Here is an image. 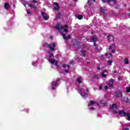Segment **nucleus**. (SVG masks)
Returning a JSON list of instances; mask_svg holds the SVG:
<instances>
[{
	"instance_id": "f8f14e48",
	"label": "nucleus",
	"mask_w": 130,
	"mask_h": 130,
	"mask_svg": "<svg viewBox=\"0 0 130 130\" xmlns=\"http://www.w3.org/2000/svg\"><path fill=\"white\" fill-rule=\"evenodd\" d=\"M114 48V44H112L109 46V49L111 50V52L112 53H114L115 52V50L113 49Z\"/></svg>"
},
{
	"instance_id": "c9c22d12",
	"label": "nucleus",
	"mask_w": 130,
	"mask_h": 130,
	"mask_svg": "<svg viewBox=\"0 0 130 130\" xmlns=\"http://www.w3.org/2000/svg\"><path fill=\"white\" fill-rule=\"evenodd\" d=\"M26 13L28 14V15H30V14H32V13H30V11L29 10H26Z\"/></svg>"
},
{
	"instance_id": "09e8293b",
	"label": "nucleus",
	"mask_w": 130,
	"mask_h": 130,
	"mask_svg": "<svg viewBox=\"0 0 130 130\" xmlns=\"http://www.w3.org/2000/svg\"><path fill=\"white\" fill-rule=\"evenodd\" d=\"M90 110H94V107H91L90 108Z\"/></svg>"
},
{
	"instance_id": "39448f33",
	"label": "nucleus",
	"mask_w": 130,
	"mask_h": 130,
	"mask_svg": "<svg viewBox=\"0 0 130 130\" xmlns=\"http://www.w3.org/2000/svg\"><path fill=\"white\" fill-rule=\"evenodd\" d=\"M53 58H54V56H53V53H50L49 54V61H50L52 64H54V62H55V59H53Z\"/></svg>"
},
{
	"instance_id": "ea45409f",
	"label": "nucleus",
	"mask_w": 130,
	"mask_h": 130,
	"mask_svg": "<svg viewBox=\"0 0 130 130\" xmlns=\"http://www.w3.org/2000/svg\"><path fill=\"white\" fill-rule=\"evenodd\" d=\"M113 112L114 113H115V114H117V113H118V112H117V111L115 110H113Z\"/></svg>"
},
{
	"instance_id": "de8ad7c7",
	"label": "nucleus",
	"mask_w": 130,
	"mask_h": 130,
	"mask_svg": "<svg viewBox=\"0 0 130 130\" xmlns=\"http://www.w3.org/2000/svg\"><path fill=\"white\" fill-rule=\"evenodd\" d=\"M51 89L52 90H55V87H52Z\"/></svg>"
},
{
	"instance_id": "f03ea898",
	"label": "nucleus",
	"mask_w": 130,
	"mask_h": 130,
	"mask_svg": "<svg viewBox=\"0 0 130 130\" xmlns=\"http://www.w3.org/2000/svg\"><path fill=\"white\" fill-rule=\"evenodd\" d=\"M79 92L83 98H87L88 97V93H89V89L85 87V90L83 92V88H82L79 89Z\"/></svg>"
},
{
	"instance_id": "473e14b6",
	"label": "nucleus",
	"mask_w": 130,
	"mask_h": 130,
	"mask_svg": "<svg viewBox=\"0 0 130 130\" xmlns=\"http://www.w3.org/2000/svg\"><path fill=\"white\" fill-rule=\"evenodd\" d=\"M126 92H127V93H129V92H130V87H127Z\"/></svg>"
},
{
	"instance_id": "a211bd4d",
	"label": "nucleus",
	"mask_w": 130,
	"mask_h": 130,
	"mask_svg": "<svg viewBox=\"0 0 130 130\" xmlns=\"http://www.w3.org/2000/svg\"><path fill=\"white\" fill-rule=\"evenodd\" d=\"M94 104H96V102L94 101H90L89 103L88 104V106H91Z\"/></svg>"
},
{
	"instance_id": "f704fd0d",
	"label": "nucleus",
	"mask_w": 130,
	"mask_h": 130,
	"mask_svg": "<svg viewBox=\"0 0 130 130\" xmlns=\"http://www.w3.org/2000/svg\"><path fill=\"white\" fill-rule=\"evenodd\" d=\"M102 86H103V83H102L99 87V90H102Z\"/></svg>"
},
{
	"instance_id": "1a4fd4ad",
	"label": "nucleus",
	"mask_w": 130,
	"mask_h": 130,
	"mask_svg": "<svg viewBox=\"0 0 130 130\" xmlns=\"http://www.w3.org/2000/svg\"><path fill=\"white\" fill-rule=\"evenodd\" d=\"M108 72V70H104L103 71V72L101 73V76L103 78H106L107 77V75L104 74V73H107Z\"/></svg>"
},
{
	"instance_id": "8fccbe9b",
	"label": "nucleus",
	"mask_w": 130,
	"mask_h": 130,
	"mask_svg": "<svg viewBox=\"0 0 130 130\" xmlns=\"http://www.w3.org/2000/svg\"><path fill=\"white\" fill-rule=\"evenodd\" d=\"M65 73H69V70H65Z\"/></svg>"
},
{
	"instance_id": "4c0bfd02",
	"label": "nucleus",
	"mask_w": 130,
	"mask_h": 130,
	"mask_svg": "<svg viewBox=\"0 0 130 130\" xmlns=\"http://www.w3.org/2000/svg\"><path fill=\"white\" fill-rule=\"evenodd\" d=\"M32 4H37V3H38V2L36 0H34L32 2Z\"/></svg>"
},
{
	"instance_id": "7c9ffc66",
	"label": "nucleus",
	"mask_w": 130,
	"mask_h": 130,
	"mask_svg": "<svg viewBox=\"0 0 130 130\" xmlns=\"http://www.w3.org/2000/svg\"><path fill=\"white\" fill-rule=\"evenodd\" d=\"M87 4L88 5L89 7L92 6V2L91 1H88Z\"/></svg>"
},
{
	"instance_id": "6e6552de",
	"label": "nucleus",
	"mask_w": 130,
	"mask_h": 130,
	"mask_svg": "<svg viewBox=\"0 0 130 130\" xmlns=\"http://www.w3.org/2000/svg\"><path fill=\"white\" fill-rule=\"evenodd\" d=\"M42 17L43 18L44 20L47 21L48 20V16L46 15V13L45 12H41Z\"/></svg>"
},
{
	"instance_id": "5701e85b",
	"label": "nucleus",
	"mask_w": 130,
	"mask_h": 130,
	"mask_svg": "<svg viewBox=\"0 0 130 130\" xmlns=\"http://www.w3.org/2000/svg\"><path fill=\"white\" fill-rule=\"evenodd\" d=\"M78 20H82L83 19V16L82 15H78L76 16Z\"/></svg>"
},
{
	"instance_id": "0eeeda50",
	"label": "nucleus",
	"mask_w": 130,
	"mask_h": 130,
	"mask_svg": "<svg viewBox=\"0 0 130 130\" xmlns=\"http://www.w3.org/2000/svg\"><path fill=\"white\" fill-rule=\"evenodd\" d=\"M90 40L91 42H96L97 40H98V38L95 35H93L90 38Z\"/></svg>"
},
{
	"instance_id": "603ef678",
	"label": "nucleus",
	"mask_w": 130,
	"mask_h": 130,
	"mask_svg": "<svg viewBox=\"0 0 130 130\" xmlns=\"http://www.w3.org/2000/svg\"><path fill=\"white\" fill-rule=\"evenodd\" d=\"M97 69L99 71L100 70V67H98Z\"/></svg>"
},
{
	"instance_id": "6ab92c4d",
	"label": "nucleus",
	"mask_w": 130,
	"mask_h": 130,
	"mask_svg": "<svg viewBox=\"0 0 130 130\" xmlns=\"http://www.w3.org/2000/svg\"><path fill=\"white\" fill-rule=\"evenodd\" d=\"M28 7L31 8V9H34L35 11H36V7L33 5H31L30 4H27Z\"/></svg>"
},
{
	"instance_id": "6e6d98bb",
	"label": "nucleus",
	"mask_w": 130,
	"mask_h": 130,
	"mask_svg": "<svg viewBox=\"0 0 130 130\" xmlns=\"http://www.w3.org/2000/svg\"><path fill=\"white\" fill-rule=\"evenodd\" d=\"M50 38L51 39H52V38H53V37H52V36H50Z\"/></svg>"
},
{
	"instance_id": "ddd939ff",
	"label": "nucleus",
	"mask_w": 130,
	"mask_h": 130,
	"mask_svg": "<svg viewBox=\"0 0 130 130\" xmlns=\"http://www.w3.org/2000/svg\"><path fill=\"white\" fill-rule=\"evenodd\" d=\"M54 6H56V7H54V9L55 10V11H58L59 10V6L58 5V3H54Z\"/></svg>"
},
{
	"instance_id": "2eb2a0df",
	"label": "nucleus",
	"mask_w": 130,
	"mask_h": 130,
	"mask_svg": "<svg viewBox=\"0 0 130 130\" xmlns=\"http://www.w3.org/2000/svg\"><path fill=\"white\" fill-rule=\"evenodd\" d=\"M102 1L104 3H110V2H111V1H113V4H115L116 3V1L115 0H102Z\"/></svg>"
},
{
	"instance_id": "864d4df0",
	"label": "nucleus",
	"mask_w": 130,
	"mask_h": 130,
	"mask_svg": "<svg viewBox=\"0 0 130 130\" xmlns=\"http://www.w3.org/2000/svg\"><path fill=\"white\" fill-rule=\"evenodd\" d=\"M108 54H109L108 53H106V54H105V56H108Z\"/></svg>"
},
{
	"instance_id": "393cba45",
	"label": "nucleus",
	"mask_w": 130,
	"mask_h": 130,
	"mask_svg": "<svg viewBox=\"0 0 130 130\" xmlns=\"http://www.w3.org/2000/svg\"><path fill=\"white\" fill-rule=\"evenodd\" d=\"M81 52L82 54V56H86V51L82 50L81 51Z\"/></svg>"
},
{
	"instance_id": "5fc2aeb1",
	"label": "nucleus",
	"mask_w": 130,
	"mask_h": 130,
	"mask_svg": "<svg viewBox=\"0 0 130 130\" xmlns=\"http://www.w3.org/2000/svg\"><path fill=\"white\" fill-rule=\"evenodd\" d=\"M109 55H110V56H111L112 55V54L111 53H109Z\"/></svg>"
},
{
	"instance_id": "2f4dec72",
	"label": "nucleus",
	"mask_w": 130,
	"mask_h": 130,
	"mask_svg": "<svg viewBox=\"0 0 130 130\" xmlns=\"http://www.w3.org/2000/svg\"><path fill=\"white\" fill-rule=\"evenodd\" d=\"M108 63L111 66L112 64V61L110 60H108Z\"/></svg>"
},
{
	"instance_id": "e433bc0d",
	"label": "nucleus",
	"mask_w": 130,
	"mask_h": 130,
	"mask_svg": "<svg viewBox=\"0 0 130 130\" xmlns=\"http://www.w3.org/2000/svg\"><path fill=\"white\" fill-rule=\"evenodd\" d=\"M93 46L95 47L98 46V45L96 44V42H93Z\"/></svg>"
},
{
	"instance_id": "423d86ee",
	"label": "nucleus",
	"mask_w": 130,
	"mask_h": 130,
	"mask_svg": "<svg viewBox=\"0 0 130 130\" xmlns=\"http://www.w3.org/2000/svg\"><path fill=\"white\" fill-rule=\"evenodd\" d=\"M116 97L117 98H120V97H122V93L120 91V90H118V91L115 92Z\"/></svg>"
},
{
	"instance_id": "9d476101",
	"label": "nucleus",
	"mask_w": 130,
	"mask_h": 130,
	"mask_svg": "<svg viewBox=\"0 0 130 130\" xmlns=\"http://www.w3.org/2000/svg\"><path fill=\"white\" fill-rule=\"evenodd\" d=\"M80 44H81V43L79 41L75 42L74 44V48H80L81 47Z\"/></svg>"
},
{
	"instance_id": "4d7b16f0",
	"label": "nucleus",
	"mask_w": 130,
	"mask_h": 130,
	"mask_svg": "<svg viewBox=\"0 0 130 130\" xmlns=\"http://www.w3.org/2000/svg\"><path fill=\"white\" fill-rule=\"evenodd\" d=\"M117 73V71H114V74H115V73Z\"/></svg>"
},
{
	"instance_id": "49530a36",
	"label": "nucleus",
	"mask_w": 130,
	"mask_h": 130,
	"mask_svg": "<svg viewBox=\"0 0 130 130\" xmlns=\"http://www.w3.org/2000/svg\"><path fill=\"white\" fill-rule=\"evenodd\" d=\"M67 67L69 69H71V66L70 65H67Z\"/></svg>"
},
{
	"instance_id": "13d9d810",
	"label": "nucleus",
	"mask_w": 130,
	"mask_h": 130,
	"mask_svg": "<svg viewBox=\"0 0 130 130\" xmlns=\"http://www.w3.org/2000/svg\"><path fill=\"white\" fill-rule=\"evenodd\" d=\"M125 130H129V129L126 128H125Z\"/></svg>"
},
{
	"instance_id": "aec40b11",
	"label": "nucleus",
	"mask_w": 130,
	"mask_h": 130,
	"mask_svg": "<svg viewBox=\"0 0 130 130\" xmlns=\"http://www.w3.org/2000/svg\"><path fill=\"white\" fill-rule=\"evenodd\" d=\"M124 63L125 64H128L129 63V61L128 60V59L127 58H125L124 60Z\"/></svg>"
},
{
	"instance_id": "c85d7f7f",
	"label": "nucleus",
	"mask_w": 130,
	"mask_h": 130,
	"mask_svg": "<svg viewBox=\"0 0 130 130\" xmlns=\"http://www.w3.org/2000/svg\"><path fill=\"white\" fill-rule=\"evenodd\" d=\"M63 29V32H65V33H68L69 32V30L67 28H62Z\"/></svg>"
},
{
	"instance_id": "c03bdc74",
	"label": "nucleus",
	"mask_w": 130,
	"mask_h": 130,
	"mask_svg": "<svg viewBox=\"0 0 130 130\" xmlns=\"http://www.w3.org/2000/svg\"><path fill=\"white\" fill-rule=\"evenodd\" d=\"M94 49H95V50H98V46L95 47L94 48Z\"/></svg>"
},
{
	"instance_id": "4be33fe9",
	"label": "nucleus",
	"mask_w": 130,
	"mask_h": 130,
	"mask_svg": "<svg viewBox=\"0 0 130 130\" xmlns=\"http://www.w3.org/2000/svg\"><path fill=\"white\" fill-rule=\"evenodd\" d=\"M100 11H101V13H102L103 15H105V10H104V9H103V8L101 7Z\"/></svg>"
},
{
	"instance_id": "a19ab883",
	"label": "nucleus",
	"mask_w": 130,
	"mask_h": 130,
	"mask_svg": "<svg viewBox=\"0 0 130 130\" xmlns=\"http://www.w3.org/2000/svg\"><path fill=\"white\" fill-rule=\"evenodd\" d=\"M108 89V86H105L104 87V90H107Z\"/></svg>"
},
{
	"instance_id": "f3484780",
	"label": "nucleus",
	"mask_w": 130,
	"mask_h": 130,
	"mask_svg": "<svg viewBox=\"0 0 130 130\" xmlns=\"http://www.w3.org/2000/svg\"><path fill=\"white\" fill-rule=\"evenodd\" d=\"M117 109V105L116 104H113L111 106V109L112 110H114V109Z\"/></svg>"
},
{
	"instance_id": "9b49d317",
	"label": "nucleus",
	"mask_w": 130,
	"mask_h": 130,
	"mask_svg": "<svg viewBox=\"0 0 130 130\" xmlns=\"http://www.w3.org/2000/svg\"><path fill=\"white\" fill-rule=\"evenodd\" d=\"M113 82H114V80L111 79L110 80L109 83H108V85L109 87H110V88H112V87H113Z\"/></svg>"
},
{
	"instance_id": "20e7f679",
	"label": "nucleus",
	"mask_w": 130,
	"mask_h": 130,
	"mask_svg": "<svg viewBox=\"0 0 130 130\" xmlns=\"http://www.w3.org/2000/svg\"><path fill=\"white\" fill-rule=\"evenodd\" d=\"M59 33H60L61 35H62V37H63V39H64V40H68V39H71V35H68V37H66V34H64L63 33V30H60L59 31Z\"/></svg>"
},
{
	"instance_id": "58836bf2",
	"label": "nucleus",
	"mask_w": 130,
	"mask_h": 130,
	"mask_svg": "<svg viewBox=\"0 0 130 130\" xmlns=\"http://www.w3.org/2000/svg\"><path fill=\"white\" fill-rule=\"evenodd\" d=\"M55 62V64H57V63H58V62H59V61H58V60H55V62Z\"/></svg>"
},
{
	"instance_id": "412c9836",
	"label": "nucleus",
	"mask_w": 130,
	"mask_h": 130,
	"mask_svg": "<svg viewBox=\"0 0 130 130\" xmlns=\"http://www.w3.org/2000/svg\"><path fill=\"white\" fill-rule=\"evenodd\" d=\"M52 86H54L55 87H57V86H58V83L55 81H53L52 83Z\"/></svg>"
},
{
	"instance_id": "a18cd8bd",
	"label": "nucleus",
	"mask_w": 130,
	"mask_h": 130,
	"mask_svg": "<svg viewBox=\"0 0 130 130\" xmlns=\"http://www.w3.org/2000/svg\"><path fill=\"white\" fill-rule=\"evenodd\" d=\"M94 78H96V79H98V76L97 75H94Z\"/></svg>"
},
{
	"instance_id": "c756f323",
	"label": "nucleus",
	"mask_w": 130,
	"mask_h": 130,
	"mask_svg": "<svg viewBox=\"0 0 130 130\" xmlns=\"http://www.w3.org/2000/svg\"><path fill=\"white\" fill-rule=\"evenodd\" d=\"M70 64H75V60H72L71 61H70Z\"/></svg>"
},
{
	"instance_id": "dca6fc26",
	"label": "nucleus",
	"mask_w": 130,
	"mask_h": 130,
	"mask_svg": "<svg viewBox=\"0 0 130 130\" xmlns=\"http://www.w3.org/2000/svg\"><path fill=\"white\" fill-rule=\"evenodd\" d=\"M4 7L6 10H8L9 9H10V4H9V3H5Z\"/></svg>"
},
{
	"instance_id": "052dcab7",
	"label": "nucleus",
	"mask_w": 130,
	"mask_h": 130,
	"mask_svg": "<svg viewBox=\"0 0 130 130\" xmlns=\"http://www.w3.org/2000/svg\"><path fill=\"white\" fill-rule=\"evenodd\" d=\"M76 2H77V0H75Z\"/></svg>"
},
{
	"instance_id": "b1692460",
	"label": "nucleus",
	"mask_w": 130,
	"mask_h": 130,
	"mask_svg": "<svg viewBox=\"0 0 130 130\" xmlns=\"http://www.w3.org/2000/svg\"><path fill=\"white\" fill-rule=\"evenodd\" d=\"M67 28H69L68 25H64L61 26V29H67Z\"/></svg>"
},
{
	"instance_id": "3c124183",
	"label": "nucleus",
	"mask_w": 130,
	"mask_h": 130,
	"mask_svg": "<svg viewBox=\"0 0 130 130\" xmlns=\"http://www.w3.org/2000/svg\"><path fill=\"white\" fill-rule=\"evenodd\" d=\"M59 80H60L59 78H57V80H56V81L58 82V81H59Z\"/></svg>"
},
{
	"instance_id": "bf43d9fd",
	"label": "nucleus",
	"mask_w": 130,
	"mask_h": 130,
	"mask_svg": "<svg viewBox=\"0 0 130 130\" xmlns=\"http://www.w3.org/2000/svg\"><path fill=\"white\" fill-rule=\"evenodd\" d=\"M92 1H93V2H95L96 0H92Z\"/></svg>"
},
{
	"instance_id": "72a5a7b5",
	"label": "nucleus",
	"mask_w": 130,
	"mask_h": 130,
	"mask_svg": "<svg viewBox=\"0 0 130 130\" xmlns=\"http://www.w3.org/2000/svg\"><path fill=\"white\" fill-rule=\"evenodd\" d=\"M125 103H129V100H128V98H126Z\"/></svg>"
},
{
	"instance_id": "79ce46f5",
	"label": "nucleus",
	"mask_w": 130,
	"mask_h": 130,
	"mask_svg": "<svg viewBox=\"0 0 130 130\" xmlns=\"http://www.w3.org/2000/svg\"><path fill=\"white\" fill-rule=\"evenodd\" d=\"M55 67H56V68H59V65H58V64H55Z\"/></svg>"
},
{
	"instance_id": "bb28decb",
	"label": "nucleus",
	"mask_w": 130,
	"mask_h": 130,
	"mask_svg": "<svg viewBox=\"0 0 130 130\" xmlns=\"http://www.w3.org/2000/svg\"><path fill=\"white\" fill-rule=\"evenodd\" d=\"M61 15V14L60 12H59L58 14H57L56 17L57 19H59L60 18V16Z\"/></svg>"
},
{
	"instance_id": "f257e3e1",
	"label": "nucleus",
	"mask_w": 130,
	"mask_h": 130,
	"mask_svg": "<svg viewBox=\"0 0 130 130\" xmlns=\"http://www.w3.org/2000/svg\"><path fill=\"white\" fill-rule=\"evenodd\" d=\"M43 46L46 48H49L51 51H54L55 50V44L54 43L49 44L48 43H45L43 44Z\"/></svg>"
},
{
	"instance_id": "7ed1b4c3",
	"label": "nucleus",
	"mask_w": 130,
	"mask_h": 130,
	"mask_svg": "<svg viewBox=\"0 0 130 130\" xmlns=\"http://www.w3.org/2000/svg\"><path fill=\"white\" fill-rule=\"evenodd\" d=\"M119 114L120 115H121V114H123V116H127L128 118H127V120H128L129 121H130V114L129 113H126L125 112H124V110H121L120 111H119Z\"/></svg>"
},
{
	"instance_id": "37998d69",
	"label": "nucleus",
	"mask_w": 130,
	"mask_h": 130,
	"mask_svg": "<svg viewBox=\"0 0 130 130\" xmlns=\"http://www.w3.org/2000/svg\"><path fill=\"white\" fill-rule=\"evenodd\" d=\"M67 65L66 64H63V68H67Z\"/></svg>"
},
{
	"instance_id": "a878e982",
	"label": "nucleus",
	"mask_w": 130,
	"mask_h": 130,
	"mask_svg": "<svg viewBox=\"0 0 130 130\" xmlns=\"http://www.w3.org/2000/svg\"><path fill=\"white\" fill-rule=\"evenodd\" d=\"M81 80H82V78H81V77H79V78H77V82H78V83L79 84H82Z\"/></svg>"
},
{
	"instance_id": "4468645a",
	"label": "nucleus",
	"mask_w": 130,
	"mask_h": 130,
	"mask_svg": "<svg viewBox=\"0 0 130 130\" xmlns=\"http://www.w3.org/2000/svg\"><path fill=\"white\" fill-rule=\"evenodd\" d=\"M107 38L109 41H112V40H114V38H113V36L110 35L107 36Z\"/></svg>"
},
{
	"instance_id": "cd10ccee",
	"label": "nucleus",
	"mask_w": 130,
	"mask_h": 130,
	"mask_svg": "<svg viewBox=\"0 0 130 130\" xmlns=\"http://www.w3.org/2000/svg\"><path fill=\"white\" fill-rule=\"evenodd\" d=\"M54 27L56 28L57 30H60V28H59V24H57Z\"/></svg>"
}]
</instances>
